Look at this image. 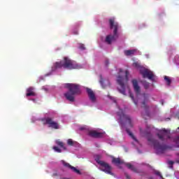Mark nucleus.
<instances>
[{"label":"nucleus","instance_id":"1","mask_svg":"<svg viewBox=\"0 0 179 179\" xmlns=\"http://www.w3.org/2000/svg\"><path fill=\"white\" fill-rule=\"evenodd\" d=\"M80 69V66L76 64V62L70 59L68 57H64L63 60L55 62L52 67V72H55L57 69Z\"/></svg>","mask_w":179,"mask_h":179},{"label":"nucleus","instance_id":"2","mask_svg":"<svg viewBox=\"0 0 179 179\" xmlns=\"http://www.w3.org/2000/svg\"><path fill=\"white\" fill-rule=\"evenodd\" d=\"M110 29H113V34H109L106 36L105 41L107 44H111L113 41H115L120 35L118 34V29H120V24L115 22V18L112 17L109 19Z\"/></svg>","mask_w":179,"mask_h":179},{"label":"nucleus","instance_id":"3","mask_svg":"<svg viewBox=\"0 0 179 179\" xmlns=\"http://www.w3.org/2000/svg\"><path fill=\"white\" fill-rule=\"evenodd\" d=\"M65 87L69 90V92L64 94V97L69 101L73 103L75 101V94H80V86L78 84L67 83Z\"/></svg>","mask_w":179,"mask_h":179},{"label":"nucleus","instance_id":"4","mask_svg":"<svg viewBox=\"0 0 179 179\" xmlns=\"http://www.w3.org/2000/svg\"><path fill=\"white\" fill-rule=\"evenodd\" d=\"M129 75V72H128V71H124L122 69H120L117 82L118 85H120V89L119 88L118 90L122 94L125 95V85L127 84V82H128Z\"/></svg>","mask_w":179,"mask_h":179},{"label":"nucleus","instance_id":"5","mask_svg":"<svg viewBox=\"0 0 179 179\" xmlns=\"http://www.w3.org/2000/svg\"><path fill=\"white\" fill-rule=\"evenodd\" d=\"M148 142H150L154 146V149L156 151L157 155H163L169 147L165 143H160L157 140L153 138L152 136L148 138Z\"/></svg>","mask_w":179,"mask_h":179},{"label":"nucleus","instance_id":"6","mask_svg":"<svg viewBox=\"0 0 179 179\" xmlns=\"http://www.w3.org/2000/svg\"><path fill=\"white\" fill-rule=\"evenodd\" d=\"M95 161L100 166V170L101 171H103V173H106V174H110V176H114V173L111 172V170H113V168H111V166L108 164V163L100 160V156L97 155Z\"/></svg>","mask_w":179,"mask_h":179},{"label":"nucleus","instance_id":"7","mask_svg":"<svg viewBox=\"0 0 179 179\" xmlns=\"http://www.w3.org/2000/svg\"><path fill=\"white\" fill-rule=\"evenodd\" d=\"M117 115L120 118L121 125L124 126L123 121H125L129 124V127H130V128H132L134 127V124H132V120H131V117H129V115H125V113H124V110L120 109V111L117 112Z\"/></svg>","mask_w":179,"mask_h":179},{"label":"nucleus","instance_id":"8","mask_svg":"<svg viewBox=\"0 0 179 179\" xmlns=\"http://www.w3.org/2000/svg\"><path fill=\"white\" fill-rule=\"evenodd\" d=\"M157 136L162 142H166L168 139H171L170 130L162 129L157 133Z\"/></svg>","mask_w":179,"mask_h":179},{"label":"nucleus","instance_id":"9","mask_svg":"<svg viewBox=\"0 0 179 179\" xmlns=\"http://www.w3.org/2000/svg\"><path fill=\"white\" fill-rule=\"evenodd\" d=\"M140 73L142 74L143 78H148L150 80H155V74H153V71H151L148 69H145L141 70Z\"/></svg>","mask_w":179,"mask_h":179},{"label":"nucleus","instance_id":"10","mask_svg":"<svg viewBox=\"0 0 179 179\" xmlns=\"http://www.w3.org/2000/svg\"><path fill=\"white\" fill-rule=\"evenodd\" d=\"M45 120V124L48 125L49 128H52L53 129H59V124H58V122L52 120V118L47 117Z\"/></svg>","mask_w":179,"mask_h":179},{"label":"nucleus","instance_id":"11","mask_svg":"<svg viewBox=\"0 0 179 179\" xmlns=\"http://www.w3.org/2000/svg\"><path fill=\"white\" fill-rule=\"evenodd\" d=\"M88 136L91 138H94L95 139H99L100 138H103L104 136V133L98 132L96 130H90L87 133Z\"/></svg>","mask_w":179,"mask_h":179},{"label":"nucleus","instance_id":"12","mask_svg":"<svg viewBox=\"0 0 179 179\" xmlns=\"http://www.w3.org/2000/svg\"><path fill=\"white\" fill-rule=\"evenodd\" d=\"M61 163L62 164H63L64 167H66V169H70V170H72V171H73L74 173H76L77 174H79V175L82 174L80 171L77 169L76 167L70 165L69 163L65 162L64 160H62Z\"/></svg>","mask_w":179,"mask_h":179},{"label":"nucleus","instance_id":"13","mask_svg":"<svg viewBox=\"0 0 179 179\" xmlns=\"http://www.w3.org/2000/svg\"><path fill=\"white\" fill-rule=\"evenodd\" d=\"M86 92L88 94V97L90 101H92V103H96V98L94 92H93L90 88H86Z\"/></svg>","mask_w":179,"mask_h":179},{"label":"nucleus","instance_id":"14","mask_svg":"<svg viewBox=\"0 0 179 179\" xmlns=\"http://www.w3.org/2000/svg\"><path fill=\"white\" fill-rule=\"evenodd\" d=\"M133 87L134 89V92L136 94H139L141 93V87L138 85V80H132Z\"/></svg>","mask_w":179,"mask_h":179},{"label":"nucleus","instance_id":"15","mask_svg":"<svg viewBox=\"0 0 179 179\" xmlns=\"http://www.w3.org/2000/svg\"><path fill=\"white\" fill-rule=\"evenodd\" d=\"M143 101L141 102V107L143 108H145V110H148V108H149V107L148 106V105H146V103H148L149 101V96L148 94H144L143 95Z\"/></svg>","mask_w":179,"mask_h":179},{"label":"nucleus","instance_id":"16","mask_svg":"<svg viewBox=\"0 0 179 179\" xmlns=\"http://www.w3.org/2000/svg\"><path fill=\"white\" fill-rule=\"evenodd\" d=\"M27 97L36 96V92H34V87H30L27 89Z\"/></svg>","mask_w":179,"mask_h":179},{"label":"nucleus","instance_id":"17","mask_svg":"<svg viewBox=\"0 0 179 179\" xmlns=\"http://www.w3.org/2000/svg\"><path fill=\"white\" fill-rule=\"evenodd\" d=\"M112 163L113 164H115L116 166H120V164H124V160L121 159L120 158H115L113 157L112 158Z\"/></svg>","mask_w":179,"mask_h":179},{"label":"nucleus","instance_id":"18","mask_svg":"<svg viewBox=\"0 0 179 179\" xmlns=\"http://www.w3.org/2000/svg\"><path fill=\"white\" fill-rule=\"evenodd\" d=\"M135 52H136V49L124 50V55L127 57H131V55H134Z\"/></svg>","mask_w":179,"mask_h":179},{"label":"nucleus","instance_id":"19","mask_svg":"<svg viewBox=\"0 0 179 179\" xmlns=\"http://www.w3.org/2000/svg\"><path fill=\"white\" fill-rule=\"evenodd\" d=\"M124 166H127V167L129 169V170H131V171H134V173H136V168H134L132 164L129 163H125Z\"/></svg>","mask_w":179,"mask_h":179},{"label":"nucleus","instance_id":"20","mask_svg":"<svg viewBox=\"0 0 179 179\" xmlns=\"http://www.w3.org/2000/svg\"><path fill=\"white\" fill-rule=\"evenodd\" d=\"M126 131L127 132L128 135H129V136H131V138H132V139H134V141H135V142H138V139H136L135 136H134V134H132V132H131V131H129V129L127 128Z\"/></svg>","mask_w":179,"mask_h":179},{"label":"nucleus","instance_id":"21","mask_svg":"<svg viewBox=\"0 0 179 179\" xmlns=\"http://www.w3.org/2000/svg\"><path fill=\"white\" fill-rule=\"evenodd\" d=\"M56 144L57 146L62 148L63 149L66 150V148L64 146V143L62 141H56Z\"/></svg>","mask_w":179,"mask_h":179},{"label":"nucleus","instance_id":"22","mask_svg":"<svg viewBox=\"0 0 179 179\" xmlns=\"http://www.w3.org/2000/svg\"><path fill=\"white\" fill-rule=\"evenodd\" d=\"M164 80H166L168 86H170V85H171V80L170 79V78H169V76H165Z\"/></svg>","mask_w":179,"mask_h":179},{"label":"nucleus","instance_id":"23","mask_svg":"<svg viewBox=\"0 0 179 179\" xmlns=\"http://www.w3.org/2000/svg\"><path fill=\"white\" fill-rule=\"evenodd\" d=\"M52 149H53V150H55V152H57V153H61L62 152V150L57 146L52 147Z\"/></svg>","mask_w":179,"mask_h":179},{"label":"nucleus","instance_id":"24","mask_svg":"<svg viewBox=\"0 0 179 179\" xmlns=\"http://www.w3.org/2000/svg\"><path fill=\"white\" fill-rule=\"evenodd\" d=\"M106 82H107V83H109L108 81L103 80V78H101V80H99V83H101L102 87H106V86L104 85V83H106Z\"/></svg>","mask_w":179,"mask_h":179},{"label":"nucleus","instance_id":"25","mask_svg":"<svg viewBox=\"0 0 179 179\" xmlns=\"http://www.w3.org/2000/svg\"><path fill=\"white\" fill-rule=\"evenodd\" d=\"M143 86H144L145 89H149L150 84L148 82L143 81Z\"/></svg>","mask_w":179,"mask_h":179},{"label":"nucleus","instance_id":"26","mask_svg":"<svg viewBox=\"0 0 179 179\" xmlns=\"http://www.w3.org/2000/svg\"><path fill=\"white\" fill-rule=\"evenodd\" d=\"M167 164L169 165V169H173V166L174 164V162H173V161H168Z\"/></svg>","mask_w":179,"mask_h":179},{"label":"nucleus","instance_id":"27","mask_svg":"<svg viewBox=\"0 0 179 179\" xmlns=\"http://www.w3.org/2000/svg\"><path fill=\"white\" fill-rule=\"evenodd\" d=\"M129 96L131 100L134 101V104H136V106H138V102L135 101V99L134 98V94L130 93Z\"/></svg>","mask_w":179,"mask_h":179},{"label":"nucleus","instance_id":"28","mask_svg":"<svg viewBox=\"0 0 179 179\" xmlns=\"http://www.w3.org/2000/svg\"><path fill=\"white\" fill-rule=\"evenodd\" d=\"M78 48H79L80 50H86V48H85V45L83 44V43H80V44H79Z\"/></svg>","mask_w":179,"mask_h":179},{"label":"nucleus","instance_id":"29","mask_svg":"<svg viewBox=\"0 0 179 179\" xmlns=\"http://www.w3.org/2000/svg\"><path fill=\"white\" fill-rule=\"evenodd\" d=\"M67 143L70 146H73V141H72V139H69L68 141H67Z\"/></svg>","mask_w":179,"mask_h":179},{"label":"nucleus","instance_id":"30","mask_svg":"<svg viewBox=\"0 0 179 179\" xmlns=\"http://www.w3.org/2000/svg\"><path fill=\"white\" fill-rule=\"evenodd\" d=\"M133 66H134V68H141V65L138 62H134Z\"/></svg>","mask_w":179,"mask_h":179},{"label":"nucleus","instance_id":"31","mask_svg":"<svg viewBox=\"0 0 179 179\" xmlns=\"http://www.w3.org/2000/svg\"><path fill=\"white\" fill-rule=\"evenodd\" d=\"M109 64H110V62L108 61V59H106V61H105L106 66H108Z\"/></svg>","mask_w":179,"mask_h":179},{"label":"nucleus","instance_id":"32","mask_svg":"<svg viewBox=\"0 0 179 179\" xmlns=\"http://www.w3.org/2000/svg\"><path fill=\"white\" fill-rule=\"evenodd\" d=\"M155 174H156V176H159V177H161V178L162 177V173L160 172H159V171H156Z\"/></svg>","mask_w":179,"mask_h":179},{"label":"nucleus","instance_id":"33","mask_svg":"<svg viewBox=\"0 0 179 179\" xmlns=\"http://www.w3.org/2000/svg\"><path fill=\"white\" fill-rule=\"evenodd\" d=\"M85 129H86L85 127H80V131H85Z\"/></svg>","mask_w":179,"mask_h":179},{"label":"nucleus","instance_id":"34","mask_svg":"<svg viewBox=\"0 0 179 179\" xmlns=\"http://www.w3.org/2000/svg\"><path fill=\"white\" fill-rule=\"evenodd\" d=\"M125 176H126V178H127V179L131 178V176H129V175H128V173H125Z\"/></svg>","mask_w":179,"mask_h":179},{"label":"nucleus","instance_id":"35","mask_svg":"<svg viewBox=\"0 0 179 179\" xmlns=\"http://www.w3.org/2000/svg\"><path fill=\"white\" fill-rule=\"evenodd\" d=\"M146 116L147 117H150V113H149V112H146Z\"/></svg>","mask_w":179,"mask_h":179},{"label":"nucleus","instance_id":"36","mask_svg":"<svg viewBox=\"0 0 179 179\" xmlns=\"http://www.w3.org/2000/svg\"><path fill=\"white\" fill-rule=\"evenodd\" d=\"M73 34H78V31H74Z\"/></svg>","mask_w":179,"mask_h":179},{"label":"nucleus","instance_id":"37","mask_svg":"<svg viewBox=\"0 0 179 179\" xmlns=\"http://www.w3.org/2000/svg\"><path fill=\"white\" fill-rule=\"evenodd\" d=\"M178 145V148H179V141L178 142V144H176Z\"/></svg>","mask_w":179,"mask_h":179},{"label":"nucleus","instance_id":"38","mask_svg":"<svg viewBox=\"0 0 179 179\" xmlns=\"http://www.w3.org/2000/svg\"><path fill=\"white\" fill-rule=\"evenodd\" d=\"M143 118H146V117H145V115H143Z\"/></svg>","mask_w":179,"mask_h":179},{"label":"nucleus","instance_id":"39","mask_svg":"<svg viewBox=\"0 0 179 179\" xmlns=\"http://www.w3.org/2000/svg\"><path fill=\"white\" fill-rule=\"evenodd\" d=\"M140 131H141V133L142 134V129H140Z\"/></svg>","mask_w":179,"mask_h":179},{"label":"nucleus","instance_id":"40","mask_svg":"<svg viewBox=\"0 0 179 179\" xmlns=\"http://www.w3.org/2000/svg\"><path fill=\"white\" fill-rule=\"evenodd\" d=\"M147 134L150 135V133H147Z\"/></svg>","mask_w":179,"mask_h":179},{"label":"nucleus","instance_id":"41","mask_svg":"<svg viewBox=\"0 0 179 179\" xmlns=\"http://www.w3.org/2000/svg\"><path fill=\"white\" fill-rule=\"evenodd\" d=\"M144 135H145V136H146V135H148V134H144Z\"/></svg>","mask_w":179,"mask_h":179}]
</instances>
